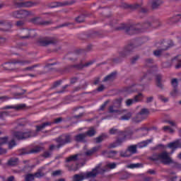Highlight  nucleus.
<instances>
[{"label":"nucleus","instance_id":"f257e3e1","mask_svg":"<svg viewBox=\"0 0 181 181\" xmlns=\"http://www.w3.org/2000/svg\"><path fill=\"white\" fill-rule=\"evenodd\" d=\"M171 153L164 151L160 153H155L151 156L149 157V160L152 162H159L160 163H163V165H171L172 163H175L172 157H170Z\"/></svg>","mask_w":181,"mask_h":181},{"label":"nucleus","instance_id":"f03ea898","mask_svg":"<svg viewBox=\"0 0 181 181\" xmlns=\"http://www.w3.org/2000/svg\"><path fill=\"white\" fill-rule=\"evenodd\" d=\"M109 134L110 135H118L119 138L116 140L115 142L111 143L110 144L108 145V149L117 148V146H120V145H122V142H124V141L127 139V136L125 135V133L122 131H119V129L115 127L111 128L109 130Z\"/></svg>","mask_w":181,"mask_h":181},{"label":"nucleus","instance_id":"7ed1b4c3","mask_svg":"<svg viewBox=\"0 0 181 181\" xmlns=\"http://www.w3.org/2000/svg\"><path fill=\"white\" fill-rule=\"evenodd\" d=\"M98 167H96L90 172L81 173V174H76L74 175V181H83L84 179H89L90 177H95L98 175Z\"/></svg>","mask_w":181,"mask_h":181},{"label":"nucleus","instance_id":"20e7f679","mask_svg":"<svg viewBox=\"0 0 181 181\" xmlns=\"http://www.w3.org/2000/svg\"><path fill=\"white\" fill-rule=\"evenodd\" d=\"M55 141L59 144L57 146V149H60L62 146H64L66 144H71L73 141V136L70 134H64L55 139Z\"/></svg>","mask_w":181,"mask_h":181},{"label":"nucleus","instance_id":"39448f33","mask_svg":"<svg viewBox=\"0 0 181 181\" xmlns=\"http://www.w3.org/2000/svg\"><path fill=\"white\" fill-rule=\"evenodd\" d=\"M14 138L16 139H28V138H32V136H36L35 132L31 130H25L23 132H14L13 133Z\"/></svg>","mask_w":181,"mask_h":181},{"label":"nucleus","instance_id":"423d86ee","mask_svg":"<svg viewBox=\"0 0 181 181\" xmlns=\"http://www.w3.org/2000/svg\"><path fill=\"white\" fill-rule=\"evenodd\" d=\"M13 4L14 6L17 8H32L33 6H37V5H39L38 1H28L24 2H18L16 1H13Z\"/></svg>","mask_w":181,"mask_h":181},{"label":"nucleus","instance_id":"0eeeda50","mask_svg":"<svg viewBox=\"0 0 181 181\" xmlns=\"http://www.w3.org/2000/svg\"><path fill=\"white\" fill-rule=\"evenodd\" d=\"M32 63V61L30 60H22V59H13L8 62H6L2 64L4 70H9L8 66H6L7 64H20V66H26V64H30Z\"/></svg>","mask_w":181,"mask_h":181},{"label":"nucleus","instance_id":"6e6552de","mask_svg":"<svg viewBox=\"0 0 181 181\" xmlns=\"http://www.w3.org/2000/svg\"><path fill=\"white\" fill-rule=\"evenodd\" d=\"M121 103H122V99H117L114 103L113 105H111L109 107V112L110 114H119L121 115L122 114V110H119L117 108H119V107H121Z\"/></svg>","mask_w":181,"mask_h":181},{"label":"nucleus","instance_id":"1a4fd4ad","mask_svg":"<svg viewBox=\"0 0 181 181\" xmlns=\"http://www.w3.org/2000/svg\"><path fill=\"white\" fill-rule=\"evenodd\" d=\"M34 31H30L28 29H22L19 31L18 36L20 39L25 40L26 39H30V37H35V35H33Z\"/></svg>","mask_w":181,"mask_h":181},{"label":"nucleus","instance_id":"9d476101","mask_svg":"<svg viewBox=\"0 0 181 181\" xmlns=\"http://www.w3.org/2000/svg\"><path fill=\"white\" fill-rule=\"evenodd\" d=\"M57 40L54 37H45L38 40L40 46H49V45H56Z\"/></svg>","mask_w":181,"mask_h":181},{"label":"nucleus","instance_id":"9b49d317","mask_svg":"<svg viewBox=\"0 0 181 181\" xmlns=\"http://www.w3.org/2000/svg\"><path fill=\"white\" fill-rule=\"evenodd\" d=\"M117 30H121V29H124L127 33L129 35H134L135 33H139L141 32V29L136 28L135 25H127L125 27L121 28H116Z\"/></svg>","mask_w":181,"mask_h":181},{"label":"nucleus","instance_id":"f8f14e48","mask_svg":"<svg viewBox=\"0 0 181 181\" xmlns=\"http://www.w3.org/2000/svg\"><path fill=\"white\" fill-rule=\"evenodd\" d=\"M168 49H169V43L164 42L161 44L160 49L153 51V54L156 57H160L163 52L168 50Z\"/></svg>","mask_w":181,"mask_h":181},{"label":"nucleus","instance_id":"ddd939ff","mask_svg":"<svg viewBox=\"0 0 181 181\" xmlns=\"http://www.w3.org/2000/svg\"><path fill=\"white\" fill-rule=\"evenodd\" d=\"M43 151V147H35L31 150H28V148H23L20 150V155H29V153H37Z\"/></svg>","mask_w":181,"mask_h":181},{"label":"nucleus","instance_id":"4468645a","mask_svg":"<svg viewBox=\"0 0 181 181\" xmlns=\"http://www.w3.org/2000/svg\"><path fill=\"white\" fill-rule=\"evenodd\" d=\"M31 22H33V23H34L35 25H41L42 26H48V25H52V23H53V21H45L42 20L40 17H35L32 18Z\"/></svg>","mask_w":181,"mask_h":181},{"label":"nucleus","instance_id":"2eb2a0df","mask_svg":"<svg viewBox=\"0 0 181 181\" xmlns=\"http://www.w3.org/2000/svg\"><path fill=\"white\" fill-rule=\"evenodd\" d=\"M29 16H35L33 11L25 9L20 10V19H26Z\"/></svg>","mask_w":181,"mask_h":181},{"label":"nucleus","instance_id":"dca6fc26","mask_svg":"<svg viewBox=\"0 0 181 181\" xmlns=\"http://www.w3.org/2000/svg\"><path fill=\"white\" fill-rule=\"evenodd\" d=\"M26 108L25 104H20L17 105H7L2 108V110H16V111H21V110H24Z\"/></svg>","mask_w":181,"mask_h":181},{"label":"nucleus","instance_id":"f3484780","mask_svg":"<svg viewBox=\"0 0 181 181\" xmlns=\"http://www.w3.org/2000/svg\"><path fill=\"white\" fill-rule=\"evenodd\" d=\"M131 52H134V46L133 45H128L124 49L119 52V57H127Z\"/></svg>","mask_w":181,"mask_h":181},{"label":"nucleus","instance_id":"a211bd4d","mask_svg":"<svg viewBox=\"0 0 181 181\" xmlns=\"http://www.w3.org/2000/svg\"><path fill=\"white\" fill-rule=\"evenodd\" d=\"M82 159H83V155L78 153V154L70 156L66 158V162H68V163L77 162V160H81Z\"/></svg>","mask_w":181,"mask_h":181},{"label":"nucleus","instance_id":"6ab92c4d","mask_svg":"<svg viewBox=\"0 0 181 181\" xmlns=\"http://www.w3.org/2000/svg\"><path fill=\"white\" fill-rule=\"evenodd\" d=\"M86 138H87L86 133H81L74 136V141L76 142H87Z\"/></svg>","mask_w":181,"mask_h":181},{"label":"nucleus","instance_id":"aec40b11","mask_svg":"<svg viewBox=\"0 0 181 181\" xmlns=\"http://www.w3.org/2000/svg\"><path fill=\"white\" fill-rule=\"evenodd\" d=\"M117 153H118V151H103L102 152V155L105 158H115V156H117Z\"/></svg>","mask_w":181,"mask_h":181},{"label":"nucleus","instance_id":"412c9836","mask_svg":"<svg viewBox=\"0 0 181 181\" xmlns=\"http://www.w3.org/2000/svg\"><path fill=\"white\" fill-rule=\"evenodd\" d=\"M138 131H148V128L145 127H141L137 129H135L134 132L132 130L123 132L125 134L126 138L128 135H133L134 132H138Z\"/></svg>","mask_w":181,"mask_h":181},{"label":"nucleus","instance_id":"4be33fe9","mask_svg":"<svg viewBox=\"0 0 181 181\" xmlns=\"http://www.w3.org/2000/svg\"><path fill=\"white\" fill-rule=\"evenodd\" d=\"M162 4H163V0H151V8L152 9H158Z\"/></svg>","mask_w":181,"mask_h":181},{"label":"nucleus","instance_id":"5701e85b","mask_svg":"<svg viewBox=\"0 0 181 181\" xmlns=\"http://www.w3.org/2000/svg\"><path fill=\"white\" fill-rule=\"evenodd\" d=\"M117 76V73L113 72L109 75H107L105 78L103 80V83H107V81H114L115 80V77Z\"/></svg>","mask_w":181,"mask_h":181},{"label":"nucleus","instance_id":"b1692460","mask_svg":"<svg viewBox=\"0 0 181 181\" xmlns=\"http://www.w3.org/2000/svg\"><path fill=\"white\" fill-rule=\"evenodd\" d=\"M100 149H101V146L93 147L92 149L86 151L85 155H86V156H91V155L95 153V152L100 151Z\"/></svg>","mask_w":181,"mask_h":181},{"label":"nucleus","instance_id":"393cba45","mask_svg":"<svg viewBox=\"0 0 181 181\" xmlns=\"http://www.w3.org/2000/svg\"><path fill=\"white\" fill-rule=\"evenodd\" d=\"M138 85L133 83L130 86L125 88L126 93H135V91H138Z\"/></svg>","mask_w":181,"mask_h":181},{"label":"nucleus","instance_id":"a878e982","mask_svg":"<svg viewBox=\"0 0 181 181\" xmlns=\"http://www.w3.org/2000/svg\"><path fill=\"white\" fill-rule=\"evenodd\" d=\"M0 25H1V26H6L7 28V29L5 30L6 32H8V30H9V29L12 28V23L6 20H0Z\"/></svg>","mask_w":181,"mask_h":181},{"label":"nucleus","instance_id":"bb28decb","mask_svg":"<svg viewBox=\"0 0 181 181\" xmlns=\"http://www.w3.org/2000/svg\"><path fill=\"white\" fill-rule=\"evenodd\" d=\"M50 125H52V122H46L40 126H36V132H39L40 131H42V129H45L46 127H49Z\"/></svg>","mask_w":181,"mask_h":181},{"label":"nucleus","instance_id":"cd10ccee","mask_svg":"<svg viewBox=\"0 0 181 181\" xmlns=\"http://www.w3.org/2000/svg\"><path fill=\"white\" fill-rule=\"evenodd\" d=\"M179 21H180V15H177L170 18L168 20V23H170V25H172L173 23H176L177 22H179Z\"/></svg>","mask_w":181,"mask_h":181},{"label":"nucleus","instance_id":"c85d7f7f","mask_svg":"<svg viewBox=\"0 0 181 181\" xmlns=\"http://www.w3.org/2000/svg\"><path fill=\"white\" fill-rule=\"evenodd\" d=\"M145 119L139 113H137L136 117L132 118V122H134L135 124H138L139 122H142Z\"/></svg>","mask_w":181,"mask_h":181},{"label":"nucleus","instance_id":"c756f323","mask_svg":"<svg viewBox=\"0 0 181 181\" xmlns=\"http://www.w3.org/2000/svg\"><path fill=\"white\" fill-rule=\"evenodd\" d=\"M139 114L144 117V119L148 118V115H149V110L146 108H142Z\"/></svg>","mask_w":181,"mask_h":181},{"label":"nucleus","instance_id":"7c9ffc66","mask_svg":"<svg viewBox=\"0 0 181 181\" xmlns=\"http://www.w3.org/2000/svg\"><path fill=\"white\" fill-rule=\"evenodd\" d=\"M19 162V158H10L8 161V166H16Z\"/></svg>","mask_w":181,"mask_h":181},{"label":"nucleus","instance_id":"2f4dec72","mask_svg":"<svg viewBox=\"0 0 181 181\" xmlns=\"http://www.w3.org/2000/svg\"><path fill=\"white\" fill-rule=\"evenodd\" d=\"M156 79L157 81V87L161 89L163 88V85L162 84V75L157 74L156 76Z\"/></svg>","mask_w":181,"mask_h":181},{"label":"nucleus","instance_id":"473e14b6","mask_svg":"<svg viewBox=\"0 0 181 181\" xmlns=\"http://www.w3.org/2000/svg\"><path fill=\"white\" fill-rule=\"evenodd\" d=\"M86 136H94L97 134V131L94 127H90L86 133Z\"/></svg>","mask_w":181,"mask_h":181},{"label":"nucleus","instance_id":"72a5a7b5","mask_svg":"<svg viewBox=\"0 0 181 181\" xmlns=\"http://www.w3.org/2000/svg\"><path fill=\"white\" fill-rule=\"evenodd\" d=\"M151 142H152V139L146 140L139 143L137 146L138 148H145V146H148Z\"/></svg>","mask_w":181,"mask_h":181},{"label":"nucleus","instance_id":"f704fd0d","mask_svg":"<svg viewBox=\"0 0 181 181\" xmlns=\"http://www.w3.org/2000/svg\"><path fill=\"white\" fill-rule=\"evenodd\" d=\"M93 62L92 61H90L88 62L85 63L84 64H80L78 65H76L75 67H76V69H83V67H88V66H91V64H93Z\"/></svg>","mask_w":181,"mask_h":181},{"label":"nucleus","instance_id":"c9c22d12","mask_svg":"<svg viewBox=\"0 0 181 181\" xmlns=\"http://www.w3.org/2000/svg\"><path fill=\"white\" fill-rule=\"evenodd\" d=\"M10 16H12V18H15L16 19H21V10L11 12Z\"/></svg>","mask_w":181,"mask_h":181},{"label":"nucleus","instance_id":"e433bc0d","mask_svg":"<svg viewBox=\"0 0 181 181\" xmlns=\"http://www.w3.org/2000/svg\"><path fill=\"white\" fill-rule=\"evenodd\" d=\"M168 147L173 150L177 149V148H179V141H174V142L170 143L168 145Z\"/></svg>","mask_w":181,"mask_h":181},{"label":"nucleus","instance_id":"4c0bfd02","mask_svg":"<svg viewBox=\"0 0 181 181\" xmlns=\"http://www.w3.org/2000/svg\"><path fill=\"white\" fill-rule=\"evenodd\" d=\"M127 151H129V153H131V155H134V154L136 153V146L132 145V146H129L127 148Z\"/></svg>","mask_w":181,"mask_h":181},{"label":"nucleus","instance_id":"58836bf2","mask_svg":"<svg viewBox=\"0 0 181 181\" xmlns=\"http://www.w3.org/2000/svg\"><path fill=\"white\" fill-rule=\"evenodd\" d=\"M144 98V95L142 93H139L137 95L134 96L133 100L135 103H139V101H142V99Z\"/></svg>","mask_w":181,"mask_h":181},{"label":"nucleus","instance_id":"ea45409f","mask_svg":"<svg viewBox=\"0 0 181 181\" xmlns=\"http://www.w3.org/2000/svg\"><path fill=\"white\" fill-rule=\"evenodd\" d=\"M39 64L33 65L31 66H28L23 69V71H33V69H35V67H39Z\"/></svg>","mask_w":181,"mask_h":181},{"label":"nucleus","instance_id":"a19ab883","mask_svg":"<svg viewBox=\"0 0 181 181\" xmlns=\"http://www.w3.org/2000/svg\"><path fill=\"white\" fill-rule=\"evenodd\" d=\"M131 117H132V113L128 112L127 115H124L120 117V119L128 121V119H131Z\"/></svg>","mask_w":181,"mask_h":181},{"label":"nucleus","instance_id":"79ce46f5","mask_svg":"<svg viewBox=\"0 0 181 181\" xmlns=\"http://www.w3.org/2000/svg\"><path fill=\"white\" fill-rule=\"evenodd\" d=\"M25 181H33L35 180V175L33 174H27L25 176Z\"/></svg>","mask_w":181,"mask_h":181},{"label":"nucleus","instance_id":"37998d69","mask_svg":"<svg viewBox=\"0 0 181 181\" xmlns=\"http://www.w3.org/2000/svg\"><path fill=\"white\" fill-rule=\"evenodd\" d=\"M171 97H177V95H180V92L177 90V88L173 89V90L170 93Z\"/></svg>","mask_w":181,"mask_h":181},{"label":"nucleus","instance_id":"c03bdc74","mask_svg":"<svg viewBox=\"0 0 181 181\" xmlns=\"http://www.w3.org/2000/svg\"><path fill=\"white\" fill-rule=\"evenodd\" d=\"M139 55H135L134 57L131 58V64H135L138 60H139Z\"/></svg>","mask_w":181,"mask_h":181},{"label":"nucleus","instance_id":"a18cd8bd","mask_svg":"<svg viewBox=\"0 0 181 181\" xmlns=\"http://www.w3.org/2000/svg\"><path fill=\"white\" fill-rule=\"evenodd\" d=\"M34 177H43L45 176V173H42V171L39 170L37 173L33 174Z\"/></svg>","mask_w":181,"mask_h":181},{"label":"nucleus","instance_id":"49530a36","mask_svg":"<svg viewBox=\"0 0 181 181\" xmlns=\"http://www.w3.org/2000/svg\"><path fill=\"white\" fill-rule=\"evenodd\" d=\"M42 156L45 158H50V156H52V151H45L42 155Z\"/></svg>","mask_w":181,"mask_h":181},{"label":"nucleus","instance_id":"de8ad7c7","mask_svg":"<svg viewBox=\"0 0 181 181\" xmlns=\"http://www.w3.org/2000/svg\"><path fill=\"white\" fill-rule=\"evenodd\" d=\"M171 84H172L173 87H174V89L177 88V86H179V83L177 82V78H173L171 81Z\"/></svg>","mask_w":181,"mask_h":181},{"label":"nucleus","instance_id":"09e8293b","mask_svg":"<svg viewBox=\"0 0 181 181\" xmlns=\"http://www.w3.org/2000/svg\"><path fill=\"white\" fill-rule=\"evenodd\" d=\"M8 143V136L0 138V145H4Z\"/></svg>","mask_w":181,"mask_h":181},{"label":"nucleus","instance_id":"8fccbe9b","mask_svg":"<svg viewBox=\"0 0 181 181\" xmlns=\"http://www.w3.org/2000/svg\"><path fill=\"white\" fill-rule=\"evenodd\" d=\"M16 26H17V28H22V26H25V21H18L16 23Z\"/></svg>","mask_w":181,"mask_h":181},{"label":"nucleus","instance_id":"3c124183","mask_svg":"<svg viewBox=\"0 0 181 181\" xmlns=\"http://www.w3.org/2000/svg\"><path fill=\"white\" fill-rule=\"evenodd\" d=\"M128 150H127L126 151H121L120 156H122V158H128V156H131L130 154H128Z\"/></svg>","mask_w":181,"mask_h":181},{"label":"nucleus","instance_id":"603ef678","mask_svg":"<svg viewBox=\"0 0 181 181\" xmlns=\"http://www.w3.org/2000/svg\"><path fill=\"white\" fill-rule=\"evenodd\" d=\"M62 175V170H57L52 173V176H60Z\"/></svg>","mask_w":181,"mask_h":181},{"label":"nucleus","instance_id":"864d4df0","mask_svg":"<svg viewBox=\"0 0 181 181\" xmlns=\"http://www.w3.org/2000/svg\"><path fill=\"white\" fill-rule=\"evenodd\" d=\"M13 146H16V142H15L14 139H12L10 142H8V148L12 149Z\"/></svg>","mask_w":181,"mask_h":181},{"label":"nucleus","instance_id":"5fc2aeb1","mask_svg":"<svg viewBox=\"0 0 181 181\" xmlns=\"http://www.w3.org/2000/svg\"><path fill=\"white\" fill-rule=\"evenodd\" d=\"M132 104H135V100L134 99H127L126 101V105L127 107H130V105H132Z\"/></svg>","mask_w":181,"mask_h":181},{"label":"nucleus","instance_id":"6e6d98bb","mask_svg":"<svg viewBox=\"0 0 181 181\" xmlns=\"http://www.w3.org/2000/svg\"><path fill=\"white\" fill-rule=\"evenodd\" d=\"M96 144H100L104 141V136H99L95 139Z\"/></svg>","mask_w":181,"mask_h":181},{"label":"nucleus","instance_id":"4d7b16f0","mask_svg":"<svg viewBox=\"0 0 181 181\" xmlns=\"http://www.w3.org/2000/svg\"><path fill=\"white\" fill-rule=\"evenodd\" d=\"M141 166V164L139 163H136V164H130L127 165V168L129 169H135V168H139Z\"/></svg>","mask_w":181,"mask_h":181},{"label":"nucleus","instance_id":"13d9d810","mask_svg":"<svg viewBox=\"0 0 181 181\" xmlns=\"http://www.w3.org/2000/svg\"><path fill=\"white\" fill-rule=\"evenodd\" d=\"M8 100H11V98L8 95L0 96V101H1V103H4V101H8Z\"/></svg>","mask_w":181,"mask_h":181},{"label":"nucleus","instance_id":"bf43d9fd","mask_svg":"<svg viewBox=\"0 0 181 181\" xmlns=\"http://www.w3.org/2000/svg\"><path fill=\"white\" fill-rule=\"evenodd\" d=\"M107 168H109V169H115L117 168V164L115 163H108L107 164Z\"/></svg>","mask_w":181,"mask_h":181},{"label":"nucleus","instance_id":"052dcab7","mask_svg":"<svg viewBox=\"0 0 181 181\" xmlns=\"http://www.w3.org/2000/svg\"><path fill=\"white\" fill-rule=\"evenodd\" d=\"M158 98L159 100H160V101H163V103H168V101H169V99L168 98H165L163 95H158Z\"/></svg>","mask_w":181,"mask_h":181},{"label":"nucleus","instance_id":"680f3d73","mask_svg":"<svg viewBox=\"0 0 181 181\" xmlns=\"http://www.w3.org/2000/svg\"><path fill=\"white\" fill-rule=\"evenodd\" d=\"M108 103H110V101L107 100L105 101L100 107V111H104V110H105V107H107V105H108Z\"/></svg>","mask_w":181,"mask_h":181},{"label":"nucleus","instance_id":"e2e57ef3","mask_svg":"<svg viewBox=\"0 0 181 181\" xmlns=\"http://www.w3.org/2000/svg\"><path fill=\"white\" fill-rule=\"evenodd\" d=\"M76 22L78 23H81L82 22H84V16H80L78 18H76Z\"/></svg>","mask_w":181,"mask_h":181},{"label":"nucleus","instance_id":"0e129e2a","mask_svg":"<svg viewBox=\"0 0 181 181\" xmlns=\"http://www.w3.org/2000/svg\"><path fill=\"white\" fill-rule=\"evenodd\" d=\"M151 64H153V59H146V66H150Z\"/></svg>","mask_w":181,"mask_h":181},{"label":"nucleus","instance_id":"69168bd1","mask_svg":"<svg viewBox=\"0 0 181 181\" xmlns=\"http://www.w3.org/2000/svg\"><path fill=\"white\" fill-rule=\"evenodd\" d=\"M151 26V23L149 22H147V23H145L142 25L141 28L142 29H148V28H149Z\"/></svg>","mask_w":181,"mask_h":181},{"label":"nucleus","instance_id":"338daca9","mask_svg":"<svg viewBox=\"0 0 181 181\" xmlns=\"http://www.w3.org/2000/svg\"><path fill=\"white\" fill-rule=\"evenodd\" d=\"M142 6V4H134L132 6H131V8L132 9H138V8H141Z\"/></svg>","mask_w":181,"mask_h":181},{"label":"nucleus","instance_id":"774afa93","mask_svg":"<svg viewBox=\"0 0 181 181\" xmlns=\"http://www.w3.org/2000/svg\"><path fill=\"white\" fill-rule=\"evenodd\" d=\"M9 115L8 112H0V118H4V117H6Z\"/></svg>","mask_w":181,"mask_h":181}]
</instances>
